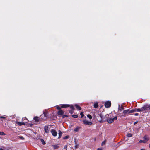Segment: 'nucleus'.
<instances>
[{"label": "nucleus", "instance_id": "nucleus-21", "mask_svg": "<svg viewBox=\"0 0 150 150\" xmlns=\"http://www.w3.org/2000/svg\"><path fill=\"white\" fill-rule=\"evenodd\" d=\"M80 129V127H77L76 128L74 129V131L75 132H78Z\"/></svg>", "mask_w": 150, "mask_h": 150}, {"label": "nucleus", "instance_id": "nucleus-28", "mask_svg": "<svg viewBox=\"0 0 150 150\" xmlns=\"http://www.w3.org/2000/svg\"><path fill=\"white\" fill-rule=\"evenodd\" d=\"M87 116L90 119H91L92 118V116L89 114L88 115H87Z\"/></svg>", "mask_w": 150, "mask_h": 150}, {"label": "nucleus", "instance_id": "nucleus-51", "mask_svg": "<svg viewBox=\"0 0 150 150\" xmlns=\"http://www.w3.org/2000/svg\"><path fill=\"white\" fill-rule=\"evenodd\" d=\"M149 120L150 121V120Z\"/></svg>", "mask_w": 150, "mask_h": 150}, {"label": "nucleus", "instance_id": "nucleus-48", "mask_svg": "<svg viewBox=\"0 0 150 150\" xmlns=\"http://www.w3.org/2000/svg\"><path fill=\"white\" fill-rule=\"evenodd\" d=\"M140 150H145L144 149H141Z\"/></svg>", "mask_w": 150, "mask_h": 150}, {"label": "nucleus", "instance_id": "nucleus-32", "mask_svg": "<svg viewBox=\"0 0 150 150\" xmlns=\"http://www.w3.org/2000/svg\"><path fill=\"white\" fill-rule=\"evenodd\" d=\"M109 115L108 114L106 115L104 117V118H106V119L107 120V119H108V117Z\"/></svg>", "mask_w": 150, "mask_h": 150}, {"label": "nucleus", "instance_id": "nucleus-16", "mask_svg": "<svg viewBox=\"0 0 150 150\" xmlns=\"http://www.w3.org/2000/svg\"><path fill=\"white\" fill-rule=\"evenodd\" d=\"M58 132H59V133H58V135H59V136H58V139H60L61 138V136H62V132H61V131L60 130H59L58 131Z\"/></svg>", "mask_w": 150, "mask_h": 150}, {"label": "nucleus", "instance_id": "nucleus-39", "mask_svg": "<svg viewBox=\"0 0 150 150\" xmlns=\"http://www.w3.org/2000/svg\"><path fill=\"white\" fill-rule=\"evenodd\" d=\"M27 120H27L26 119V117H24V118H22V120ZM27 122V121L25 122Z\"/></svg>", "mask_w": 150, "mask_h": 150}, {"label": "nucleus", "instance_id": "nucleus-38", "mask_svg": "<svg viewBox=\"0 0 150 150\" xmlns=\"http://www.w3.org/2000/svg\"><path fill=\"white\" fill-rule=\"evenodd\" d=\"M64 148L66 149V150H67V145H66L64 146Z\"/></svg>", "mask_w": 150, "mask_h": 150}, {"label": "nucleus", "instance_id": "nucleus-2", "mask_svg": "<svg viewBox=\"0 0 150 150\" xmlns=\"http://www.w3.org/2000/svg\"><path fill=\"white\" fill-rule=\"evenodd\" d=\"M142 109H144V111L146 110V111L148 110H150V104H146L145 105L142 107Z\"/></svg>", "mask_w": 150, "mask_h": 150}, {"label": "nucleus", "instance_id": "nucleus-17", "mask_svg": "<svg viewBox=\"0 0 150 150\" xmlns=\"http://www.w3.org/2000/svg\"><path fill=\"white\" fill-rule=\"evenodd\" d=\"M98 103L97 102H96L94 104V107L95 108H97L98 107Z\"/></svg>", "mask_w": 150, "mask_h": 150}, {"label": "nucleus", "instance_id": "nucleus-44", "mask_svg": "<svg viewBox=\"0 0 150 150\" xmlns=\"http://www.w3.org/2000/svg\"><path fill=\"white\" fill-rule=\"evenodd\" d=\"M30 127H32V125H33V124H30Z\"/></svg>", "mask_w": 150, "mask_h": 150}, {"label": "nucleus", "instance_id": "nucleus-20", "mask_svg": "<svg viewBox=\"0 0 150 150\" xmlns=\"http://www.w3.org/2000/svg\"><path fill=\"white\" fill-rule=\"evenodd\" d=\"M40 140L42 144L45 145V144L46 143L44 139H40Z\"/></svg>", "mask_w": 150, "mask_h": 150}, {"label": "nucleus", "instance_id": "nucleus-15", "mask_svg": "<svg viewBox=\"0 0 150 150\" xmlns=\"http://www.w3.org/2000/svg\"><path fill=\"white\" fill-rule=\"evenodd\" d=\"M124 109L123 108L122 106V105H119L118 107V110H119L122 111Z\"/></svg>", "mask_w": 150, "mask_h": 150}, {"label": "nucleus", "instance_id": "nucleus-1", "mask_svg": "<svg viewBox=\"0 0 150 150\" xmlns=\"http://www.w3.org/2000/svg\"><path fill=\"white\" fill-rule=\"evenodd\" d=\"M129 109L125 110H123V112L121 114V117H125L128 114H130Z\"/></svg>", "mask_w": 150, "mask_h": 150}, {"label": "nucleus", "instance_id": "nucleus-11", "mask_svg": "<svg viewBox=\"0 0 150 150\" xmlns=\"http://www.w3.org/2000/svg\"><path fill=\"white\" fill-rule=\"evenodd\" d=\"M70 105L69 104H62L61 106V108H65L67 107H69Z\"/></svg>", "mask_w": 150, "mask_h": 150}, {"label": "nucleus", "instance_id": "nucleus-29", "mask_svg": "<svg viewBox=\"0 0 150 150\" xmlns=\"http://www.w3.org/2000/svg\"><path fill=\"white\" fill-rule=\"evenodd\" d=\"M72 116L73 117L75 118H77L78 117V115H73Z\"/></svg>", "mask_w": 150, "mask_h": 150}, {"label": "nucleus", "instance_id": "nucleus-24", "mask_svg": "<svg viewBox=\"0 0 150 150\" xmlns=\"http://www.w3.org/2000/svg\"><path fill=\"white\" fill-rule=\"evenodd\" d=\"M17 138L18 139H22V140H23L24 139V137L21 136H18L17 137Z\"/></svg>", "mask_w": 150, "mask_h": 150}, {"label": "nucleus", "instance_id": "nucleus-27", "mask_svg": "<svg viewBox=\"0 0 150 150\" xmlns=\"http://www.w3.org/2000/svg\"><path fill=\"white\" fill-rule=\"evenodd\" d=\"M6 134L4 133L3 132H0V135H4Z\"/></svg>", "mask_w": 150, "mask_h": 150}, {"label": "nucleus", "instance_id": "nucleus-12", "mask_svg": "<svg viewBox=\"0 0 150 150\" xmlns=\"http://www.w3.org/2000/svg\"><path fill=\"white\" fill-rule=\"evenodd\" d=\"M57 114L58 115H62L64 114V112L62 110H60L58 111Z\"/></svg>", "mask_w": 150, "mask_h": 150}, {"label": "nucleus", "instance_id": "nucleus-35", "mask_svg": "<svg viewBox=\"0 0 150 150\" xmlns=\"http://www.w3.org/2000/svg\"><path fill=\"white\" fill-rule=\"evenodd\" d=\"M61 107H60L59 106H57V109L58 110H60L61 108Z\"/></svg>", "mask_w": 150, "mask_h": 150}, {"label": "nucleus", "instance_id": "nucleus-30", "mask_svg": "<svg viewBox=\"0 0 150 150\" xmlns=\"http://www.w3.org/2000/svg\"><path fill=\"white\" fill-rule=\"evenodd\" d=\"M69 136H66L63 138V139L64 140L66 139H67L69 138Z\"/></svg>", "mask_w": 150, "mask_h": 150}, {"label": "nucleus", "instance_id": "nucleus-22", "mask_svg": "<svg viewBox=\"0 0 150 150\" xmlns=\"http://www.w3.org/2000/svg\"><path fill=\"white\" fill-rule=\"evenodd\" d=\"M129 111L130 113L135 112H136V109H133L131 110H129Z\"/></svg>", "mask_w": 150, "mask_h": 150}, {"label": "nucleus", "instance_id": "nucleus-8", "mask_svg": "<svg viewBox=\"0 0 150 150\" xmlns=\"http://www.w3.org/2000/svg\"><path fill=\"white\" fill-rule=\"evenodd\" d=\"M107 121L109 123H111L113 122L114 121L112 118H109L107 119Z\"/></svg>", "mask_w": 150, "mask_h": 150}, {"label": "nucleus", "instance_id": "nucleus-42", "mask_svg": "<svg viewBox=\"0 0 150 150\" xmlns=\"http://www.w3.org/2000/svg\"><path fill=\"white\" fill-rule=\"evenodd\" d=\"M139 115V114L138 113H136L134 114V115L135 116H138Z\"/></svg>", "mask_w": 150, "mask_h": 150}, {"label": "nucleus", "instance_id": "nucleus-26", "mask_svg": "<svg viewBox=\"0 0 150 150\" xmlns=\"http://www.w3.org/2000/svg\"><path fill=\"white\" fill-rule=\"evenodd\" d=\"M132 134H131V133H128V134H127V136L128 137H132Z\"/></svg>", "mask_w": 150, "mask_h": 150}, {"label": "nucleus", "instance_id": "nucleus-25", "mask_svg": "<svg viewBox=\"0 0 150 150\" xmlns=\"http://www.w3.org/2000/svg\"><path fill=\"white\" fill-rule=\"evenodd\" d=\"M142 142H143V143H146V142L144 140H140L139 142H138V143H141Z\"/></svg>", "mask_w": 150, "mask_h": 150}, {"label": "nucleus", "instance_id": "nucleus-43", "mask_svg": "<svg viewBox=\"0 0 150 150\" xmlns=\"http://www.w3.org/2000/svg\"><path fill=\"white\" fill-rule=\"evenodd\" d=\"M97 150H101V149L100 148H98L97 149Z\"/></svg>", "mask_w": 150, "mask_h": 150}, {"label": "nucleus", "instance_id": "nucleus-36", "mask_svg": "<svg viewBox=\"0 0 150 150\" xmlns=\"http://www.w3.org/2000/svg\"><path fill=\"white\" fill-rule=\"evenodd\" d=\"M105 141H104L102 143V145H103L104 144H105Z\"/></svg>", "mask_w": 150, "mask_h": 150}, {"label": "nucleus", "instance_id": "nucleus-31", "mask_svg": "<svg viewBox=\"0 0 150 150\" xmlns=\"http://www.w3.org/2000/svg\"><path fill=\"white\" fill-rule=\"evenodd\" d=\"M69 107H70V108L72 110H74V106L72 105H70Z\"/></svg>", "mask_w": 150, "mask_h": 150}, {"label": "nucleus", "instance_id": "nucleus-5", "mask_svg": "<svg viewBox=\"0 0 150 150\" xmlns=\"http://www.w3.org/2000/svg\"><path fill=\"white\" fill-rule=\"evenodd\" d=\"M50 132L53 136L55 137L57 136V133L55 130L53 129H52L51 130Z\"/></svg>", "mask_w": 150, "mask_h": 150}, {"label": "nucleus", "instance_id": "nucleus-6", "mask_svg": "<svg viewBox=\"0 0 150 150\" xmlns=\"http://www.w3.org/2000/svg\"><path fill=\"white\" fill-rule=\"evenodd\" d=\"M83 122L84 124L87 125H91L92 124L91 122H89L87 120H83Z\"/></svg>", "mask_w": 150, "mask_h": 150}, {"label": "nucleus", "instance_id": "nucleus-45", "mask_svg": "<svg viewBox=\"0 0 150 150\" xmlns=\"http://www.w3.org/2000/svg\"><path fill=\"white\" fill-rule=\"evenodd\" d=\"M78 145H76L75 146L76 148H77L78 147Z\"/></svg>", "mask_w": 150, "mask_h": 150}, {"label": "nucleus", "instance_id": "nucleus-47", "mask_svg": "<svg viewBox=\"0 0 150 150\" xmlns=\"http://www.w3.org/2000/svg\"><path fill=\"white\" fill-rule=\"evenodd\" d=\"M0 150H3V149L2 148H0Z\"/></svg>", "mask_w": 150, "mask_h": 150}, {"label": "nucleus", "instance_id": "nucleus-4", "mask_svg": "<svg viewBox=\"0 0 150 150\" xmlns=\"http://www.w3.org/2000/svg\"><path fill=\"white\" fill-rule=\"evenodd\" d=\"M104 105L105 107L106 108H109L111 106V101H106L105 102Z\"/></svg>", "mask_w": 150, "mask_h": 150}, {"label": "nucleus", "instance_id": "nucleus-23", "mask_svg": "<svg viewBox=\"0 0 150 150\" xmlns=\"http://www.w3.org/2000/svg\"><path fill=\"white\" fill-rule=\"evenodd\" d=\"M34 120L36 122H38L39 121V119H38V117H34Z\"/></svg>", "mask_w": 150, "mask_h": 150}, {"label": "nucleus", "instance_id": "nucleus-13", "mask_svg": "<svg viewBox=\"0 0 150 150\" xmlns=\"http://www.w3.org/2000/svg\"><path fill=\"white\" fill-rule=\"evenodd\" d=\"M52 146L53 148L54 149H55L59 148V146L58 144L52 145Z\"/></svg>", "mask_w": 150, "mask_h": 150}, {"label": "nucleus", "instance_id": "nucleus-19", "mask_svg": "<svg viewBox=\"0 0 150 150\" xmlns=\"http://www.w3.org/2000/svg\"><path fill=\"white\" fill-rule=\"evenodd\" d=\"M99 116L101 117L102 120H103V121H105L106 120H105L104 117L103 115L102 114H100Z\"/></svg>", "mask_w": 150, "mask_h": 150}, {"label": "nucleus", "instance_id": "nucleus-9", "mask_svg": "<svg viewBox=\"0 0 150 150\" xmlns=\"http://www.w3.org/2000/svg\"><path fill=\"white\" fill-rule=\"evenodd\" d=\"M16 123L19 126H21L25 124V123L23 122H16Z\"/></svg>", "mask_w": 150, "mask_h": 150}, {"label": "nucleus", "instance_id": "nucleus-41", "mask_svg": "<svg viewBox=\"0 0 150 150\" xmlns=\"http://www.w3.org/2000/svg\"><path fill=\"white\" fill-rule=\"evenodd\" d=\"M138 122V121H136V122H134V125H135L136 124H137Z\"/></svg>", "mask_w": 150, "mask_h": 150}, {"label": "nucleus", "instance_id": "nucleus-49", "mask_svg": "<svg viewBox=\"0 0 150 150\" xmlns=\"http://www.w3.org/2000/svg\"><path fill=\"white\" fill-rule=\"evenodd\" d=\"M41 117H43V115H41Z\"/></svg>", "mask_w": 150, "mask_h": 150}, {"label": "nucleus", "instance_id": "nucleus-7", "mask_svg": "<svg viewBox=\"0 0 150 150\" xmlns=\"http://www.w3.org/2000/svg\"><path fill=\"white\" fill-rule=\"evenodd\" d=\"M44 129L45 133H49V129L48 126H45L44 127Z\"/></svg>", "mask_w": 150, "mask_h": 150}, {"label": "nucleus", "instance_id": "nucleus-33", "mask_svg": "<svg viewBox=\"0 0 150 150\" xmlns=\"http://www.w3.org/2000/svg\"><path fill=\"white\" fill-rule=\"evenodd\" d=\"M80 115H81V118H82L84 116V115L82 112H81L80 114Z\"/></svg>", "mask_w": 150, "mask_h": 150}, {"label": "nucleus", "instance_id": "nucleus-46", "mask_svg": "<svg viewBox=\"0 0 150 150\" xmlns=\"http://www.w3.org/2000/svg\"><path fill=\"white\" fill-rule=\"evenodd\" d=\"M149 148H150V144L149 145Z\"/></svg>", "mask_w": 150, "mask_h": 150}, {"label": "nucleus", "instance_id": "nucleus-50", "mask_svg": "<svg viewBox=\"0 0 150 150\" xmlns=\"http://www.w3.org/2000/svg\"><path fill=\"white\" fill-rule=\"evenodd\" d=\"M71 112V111H69V112Z\"/></svg>", "mask_w": 150, "mask_h": 150}, {"label": "nucleus", "instance_id": "nucleus-18", "mask_svg": "<svg viewBox=\"0 0 150 150\" xmlns=\"http://www.w3.org/2000/svg\"><path fill=\"white\" fill-rule=\"evenodd\" d=\"M144 109H142V107L140 109L138 108L136 109V111L137 112H140L141 111H144Z\"/></svg>", "mask_w": 150, "mask_h": 150}, {"label": "nucleus", "instance_id": "nucleus-14", "mask_svg": "<svg viewBox=\"0 0 150 150\" xmlns=\"http://www.w3.org/2000/svg\"><path fill=\"white\" fill-rule=\"evenodd\" d=\"M74 106L76 107V109L79 110H81V108L78 105L76 104Z\"/></svg>", "mask_w": 150, "mask_h": 150}, {"label": "nucleus", "instance_id": "nucleus-3", "mask_svg": "<svg viewBox=\"0 0 150 150\" xmlns=\"http://www.w3.org/2000/svg\"><path fill=\"white\" fill-rule=\"evenodd\" d=\"M43 116H44V117L43 119L44 120H45L49 116L48 115V112L46 110H44L43 111Z\"/></svg>", "mask_w": 150, "mask_h": 150}, {"label": "nucleus", "instance_id": "nucleus-40", "mask_svg": "<svg viewBox=\"0 0 150 150\" xmlns=\"http://www.w3.org/2000/svg\"><path fill=\"white\" fill-rule=\"evenodd\" d=\"M67 117V115H64L63 116V118H64L66 117Z\"/></svg>", "mask_w": 150, "mask_h": 150}, {"label": "nucleus", "instance_id": "nucleus-10", "mask_svg": "<svg viewBox=\"0 0 150 150\" xmlns=\"http://www.w3.org/2000/svg\"><path fill=\"white\" fill-rule=\"evenodd\" d=\"M143 138L144 139V140L146 142L149 140V138L146 135L144 136L143 137Z\"/></svg>", "mask_w": 150, "mask_h": 150}, {"label": "nucleus", "instance_id": "nucleus-34", "mask_svg": "<svg viewBox=\"0 0 150 150\" xmlns=\"http://www.w3.org/2000/svg\"><path fill=\"white\" fill-rule=\"evenodd\" d=\"M117 116L115 117H114L113 119V121L114 120H115L117 119Z\"/></svg>", "mask_w": 150, "mask_h": 150}, {"label": "nucleus", "instance_id": "nucleus-37", "mask_svg": "<svg viewBox=\"0 0 150 150\" xmlns=\"http://www.w3.org/2000/svg\"><path fill=\"white\" fill-rule=\"evenodd\" d=\"M0 118H3V119H5L6 117H4V116H0Z\"/></svg>", "mask_w": 150, "mask_h": 150}]
</instances>
